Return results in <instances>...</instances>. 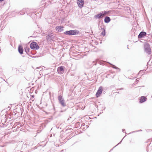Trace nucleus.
<instances>
[{
	"label": "nucleus",
	"instance_id": "f257e3e1",
	"mask_svg": "<svg viewBox=\"0 0 152 152\" xmlns=\"http://www.w3.org/2000/svg\"><path fill=\"white\" fill-rule=\"evenodd\" d=\"M79 33V31L77 30H70L64 32L65 34L68 35H76L78 34Z\"/></svg>",
	"mask_w": 152,
	"mask_h": 152
},
{
	"label": "nucleus",
	"instance_id": "f03ea898",
	"mask_svg": "<svg viewBox=\"0 0 152 152\" xmlns=\"http://www.w3.org/2000/svg\"><path fill=\"white\" fill-rule=\"evenodd\" d=\"M144 48L146 53L148 54H150L151 53V49L149 45L146 44L144 45Z\"/></svg>",
	"mask_w": 152,
	"mask_h": 152
},
{
	"label": "nucleus",
	"instance_id": "7ed1b4c3",
	"mask_svg": "<svg viewBox=\"0 0 152 152\" xmlns=\"http://www.w3.org/2000/svg\"><path fill=\"white\" fill-rule=\"evenodd\" d=\"M31 48L32 49H38L39 47L37 44L35 42H33L30 44Z\"/></svg>",
	"mask_w": 152,
	"mask_h": 152
},
{
	"label": "nucleus",
	"instance_id": "20e7f679",
	"mask_svg": "<svg viewBox=\"0 0 152 152\" xmlns=\"http://www.w3.org/2000/svg\"><path fill=\"white\" fill-rule=\"evenodd\" d=\"M77 4L78 7L81 8L83 6L84 4V2L83 0H77Z\"/></svg>",
	"mask_w": 152,
	"mask_h": 152
},
{
	"label": "nucleus",
	"instance_id": "39448f33",
	"mask_svg": "<svg viewBox=\"0 0 152 152\" xmlns=\"http://www.w3.org/2000/svg\"><path fill=\"white\" fill-rule=\"evenodd\" d=\"M58 99L61 105L63 107H64L65 104H64V99L62 98V96L61 95L59 96L58 97Z\"/></svg>",
	"mask_w": 152,
	"mask_h": 152
},
{
	"label": "nucleus",
	"instance_id": "423d86ee",
	"mask_svg": "<svg viewBox=\"0 0 152 152\" xmlns=\"http://www.w3.org/2000/svg\"><path fill=\"white\" fill-rule=\"evenodd\" d=\"M102 86H100L97 91L96 93V96L97 97H98L100 96L101 94L102 93Z\"/></svg>",
	"mask_w": 152,
	"mask_h": 152
},
{
	"label": "nucleus",
	"instance_id": "0eeeda50",
	"mask_svg": "<svg viewBox=\"0 0 152 152\" xmlns=\"http://www.w3.org/2000/svg\"><path fill=\"white\" fill-rule=\"evenodd\" d=\"M64 67L63 66H61L59 67L57 69V71L58 73L60 74H62L63 72Z\"/></svg>",
	"mask_w": 152,
	"mask_h": 152
},
{
	"label": "nucleus",
	"instance_id": "6e6552de",
	"mask_svg": "<svg viewBox=\"0 0 152 152\" xmlns=\"http://www.w3.org/2000/svg\"><path fill=\"white\" fill-rule=\"evenodd\" d=\"M63 27L59 26H56V31L58 32H61L63 31Z\"/></svg>",
	"mask_w": 152,
	"mask_h": 152
},
{
	"label": "nucleus",
	"instance_id": "1a4fd4ad",
	"mask_svg": "<svg viewBox=\"0 0 152 152\" xmlns=\"http://www.w3.org/2000/svg\"><path fill=\"white\" fill-rule=\"evenodd\" d=\"M146 34V33L145 32H141L138 35V37L139 38H142L143 37L145 36Z\"/></svg>",
	"mask_w": 152,
	"mask_h": 152
},
{
	"label": "nucleus",
	"instance_id": "9d476101",
	"mask_svg": "<svg viewBox=\"0 0 152 152\" xmlns=\"http://www.w3.org/2000/svg\"><path fill=\"white\" fill-rule=\"evenodd\" d=\"M103 17V16L102 13H99L95 15L94 16V18L96 19L100 18Z\"/></svg>",
	"mask_w": 152,
	"mask_h": 152
},
{
	"label": "nucleus",
	"instance_id": "9b49d317",
	"mask_svg": "<svg viewBox=\"0 0 152 152\" xmlns=\"http://www.w3.org/2000/svg\"><path fill=\"white\" fill-rule=\"evenodd\" d=\"M146 98L144 96H141L140 99V103H142L145 101H146Z\"/></svg>",
	"mask_w": 152,
	"mask_h": 152
},
{
	"label": "nucleus",
	"instance_id": "f8f14e48",
	"mask_svg": "<svg viewBox=\"0 0 152 152\" xmlns=\"http://www.w3.org/2000/svg\"><path fill=\"white\" fill-rule=\"evenodd\" d=\"M18 50L19 53L20 54H22L23 53V49L22 47L20 46H19L18 47Z\"/></svg>",
	"mask_w": 152,
	"mask_h": 152
},
{
	"label": "nucleus",
	"instance_id": "ddd939ff",
	"mask_svg": "<svg viewBox=\"0 0 152 152\" xmlns=\"http://www.w3.org/2000/svg\"><path fill=\"white\" fill-rule=\"evenodd\" d=\"M110 20V19L108 17H106L104 18V21L105 23H108Z\"/></svg>",
	"mask_w": 152,
	"mask_h": 152
},
{
	"label": "nucleus",
	"instance_id": "4468645a",
	"mask_svg": "<svg viewBox=\"0 0 152 152\" xmlns=\"http://www.w3.org/2000/svg\"><path fill=\"white\" fill-rule=\"evenodd\" d=\"M102 29L103 30V31L101 33V34L104 36L106 34V33L105 32V30L104 29Z\"/></svg>",
	"mask_w": 152,
	"mask_h": 152
},
{
	"label": "nucleus",
	"instance_id": "2eb2a0df",
	"mask_svg": "<svg viewBox=\"0 0 152 152\" xmlns=\"http://www.w3.org/2000/svg\"><path fill=\"white\" fill-rule=\"evenodd\" d=\"M102 13V14L103 16H104L107 13V12L106 11H104V12H103Z\"/></svg>",
	"mask_w": 152,
	"mask_h": 152
},
{
	"label": "nucleus",
	"instance_id": "dca6fc26",
	"mask_svg": "<svg viewBox=\"0 0 152 152\" xmlns=\"http://www.w3.org/2000/svg\"><path fill=\"white\" fill-rule=\"evenodd\" d=\"M4 0H0V1H4Z\"/></svg>",
	"mask_w": 152,
	"mask_h": 152
},
{
	"label": "nucleus",
	"instance_id": "f3484780",
	"mask_svg": "<svg viewBox=\"0 0 152 152\" xmlns=\"http://www.w3.org/2000/svg\"><path fill=\"white\" fill-rule=\"evenodd\" d=\"M124 130L123 129H122V131H123V132H124Z\"/></svg>",
	"mask_w": 152,
	"mask_h": 152
}]
</instances>
